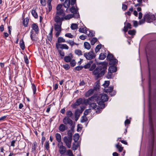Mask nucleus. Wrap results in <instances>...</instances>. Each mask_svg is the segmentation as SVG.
<instances>
[{"instance_id": "obj_1", "label": "nucleus", "mask_w": 156, "mask_h": 156, "mask_svg": "<svg viewBox=\"0 0 156 156\" xmlns=\"http://www.w3.org/2000/svg\"><path fill=\"white\" fill-rule=\"evenodd\" d=\"M98 64L101 65L98 66L92 72L96 80L104 75L108 66V63L105 62H99Z\"/></svg>"}, {"instance_id": "obj_2", "label": "nucleus", "mask_w": 156, "mask_h": 156, "mask_svg": "<svg viewBox=\"0 0 156 156\" xmlns=\"http://www.w3.org/2000/svg\"><path fill=\"white\" fill-rule=\"evenodd\" d=\"M150 130L151 133V139L149 141V147L147 156H152L153 151L154 142V127L152 125H151Z\"/></svg>"}, {"instance_id": "obj_3", "label": "nucleus", "mask_w": 156, "mask_h": 156, "mask_svg": "<svg viewBox=\"0 0 156 156\" xmlns=\"http://www.w3.org/2000/svg\"><path fill=\"white\" fill-rule=\"evenodd\" d=\"M108 97L106 94H100L97 98V102L101 109L105 107V102L108 100Z\"/></svg>"}, {"instance_id": "obj_4", "label": "nucleus", "mask_w": 156, "mask_h": 156, "mask_svg": "<svg viewBox=\"0 0 156 156\" xmlns=\"http://www.w3.org/2000/svg\"><path fill=\"white\" fill-rule=\"evenodd\" d=\"M56 9V13L54 18V20L56 23L54 24V26L55 30L57 31L55 36L57 37L58 36V4L57 5Z\"/></svg>"}, {"instance_id": "obj_5", "label": "nucleus", "mask_w": 156, "mask_h": 156, "mask_svg": "<svg viewBox=\"0 0 156 156\" xmlns=\"http://www.w3.org/2000/svg\"><path fill=\"white\" fill-rule=\"evenodd\" d=\"M96 99V98L94 96H92L88 99L84 100V103L85 105H87V104L89 105L90 108L92 109H94L96 108L97 107V105L95 103L93 102L94 100Z\"/></svg>"}, {"instance_id": "obj_6", "label": "nucleus", "mask_w": 156, "mask_h": 156, "mask_svg": "<svg viewBox=\"0 0 156 156\" xmlns=\"http://www.w3.org/2000/svg\"><path fill=\"white\" fill-rule=\"evenodd\" d=\"M144 17L146 19V21L147 23H151L156 20V17L154 15L151 14L150 13L144 15Z\"/></svg>"}, {"instance_id": "obj_7", "label": "nucleus", "mask_w": 156, "mask_h": 156, "mask_svg": "<svg viewBox=\"0 0 156 156\" xmlns=\"http://www.w3.org/2000/svg\"><path fill=\"white\" fill-rule=\"evenodd\" d=\"M79 17L80 15L79 14H76V15L70 14L65 16H64L62 17H59V23H60V21H62L64 19L66 20H69L73 17L76 18H78Z\"/></svg>"}, {"instance_id": "obj_8", "label": "nucleus", "mask_w": 156, "mask_h": 156, "mask_svg": "<svg viewBox=\"0 0 156 156\" xmlns=\"http://www.w3.org/2000/svg\"><path fill=\"white\" fill-rule=\"evenodd\" d=\"M84 56L87 59L90 60L95 57V53L93 51L88 53H86L84 54Z\"/></svg>"}, {"instance_id": "obj_9", "label": "nucleus", "mask_w": 156, "mask_h": 156, "mask_svg": "<svg viewBox=\"0 0 156 156\" xmlns=\"http://www.w3.org/2000/svg\"><path fill=\"white\" fill-rule=\"evenodd\" d=\"M84 100L85 99H84L83 101V99L82 98H79L77 99L76 102L73 105V108H76V106H79L80 104H85V103H84Z\"/></svg>"}, {"instance_id": "obj_10", "label": "nucleus", "mask_w": 156, "mask_h": 156, "mask_svg": "<svg viewBox=\"0 0 156 156\" xmlns=\"http://www.w3.org/2000/svg\"><path fill=\"white\" fill-rule=\"evenodd\" d=\"M72 140V139L68 138L67 136L64 137V141L68 148H69L71 147Z\"/></svg>"}, {"instance_id": "obj_11", "label": "nucleus", "mask_w": 156, "mask_h": 156, "mask_svg": "<svg viewBox=\"0 0 156 156\" xmlns=\"http://www.w3.org/2000/svg\"><path fill=\"white\" fill-rule=\"evenodd\" d=\"M69 10L70 12L73 13L72 14L76 15V14H79L78 12V9L76 7V9L74 6H72L69 9Z\"/></svg>"}, {"instance_id": "obj_12", "label": "nucleus", "mask_w": 156, "mask_h": 156, "mask_svg": "<svg viewBox=\"0 0 156 156\" xmlns=\"http://www.w3.org/2000/svg\"><path fill=\"white\" fill-rule=\"evenodd\" d=\"M66 151V149L65 146L61 145L59 147V152L61 154H64Z\"/></svg>"}, {"instance_id": "obj_13", "label": "nucleus", "mask_w": 156, "mask_h": 156, "mask_svg": "<svg viewBox=\"0 0 156 156\" xmlns=\"http://www.w3.org/2000/svg\"><path fill=\"white\" fill-rule=\"evenodd\" d=\"M63 122L66 124H71L73 122L72 120L68 117H65L63 120Z\"/></svg>"}, {"instance_id": "obj_14", "label": "nucleus", "mask_w": 156, "mask_h": 156, "mask_svg": "<svg viewBox=\"0 0 156 156\" xmlns=\"http://www.w3.org/2000/svg\"><path fill=\"white\" fill-rule=\"evenodd\" d=\"M72 58V55L71 53H70L69 54L68 56H65L64 57V60L65 62H69L71 61Z\"/></svg>"}, {"instance_id": "obj_15", "label": "nucleus", "mask_w": 156, "mask_h": 156, "mask_svg": "<svg viewBox=\"0 0 156 156\" xmlns=\"http://www.w3.org/2000/svg\"><path fill=\"white\" fill-rule=\"evenodd\" d=\"M32 28L35 31L36 34H37L38 33V27L36 23H34L32 24Z\"/></svg>"}, {"instance_id": "obj_16", "label": "nucleus", "mask_w": 156, "mask_h": 156, "mask_svg": "<svg viewBox=\"0 0 156 156\" xmlns=\"http://www.w3.org/2000/svg\"><path fill=\"white\" fill-rule=\"evenodd\" d=\"M62 6V5L61 4H59V17L60 16L62 15L63 17L65 16V13L64 11L62 9H60Z\"/></svg>"}, {"instance_id": "obj_17", "label": "nucleus", "mask_w": 156, "mask_h": 156, "mask_svg": "<svg viewBox=\"0 0 156 156\" xmlns=\"http://www.w3.org/2000/svg\"><path fill=\"white\" fill-rule=\"evenodd\" d=\"M70 4V0H66L63 5L65 8L68 9L69 7Z\"/></svg>"}, {"instance_id": "obj_18", "label": "nucleus", "mask_w": 156, "mask_h": 156, "mask_svg": "<svg viewBox=\"0 0 156 156\" xmlns=\"http://www.w3.org/2000/svg\"><path fill=\"white\" fill-rule=\"evenodd\" d=\"M109 61V64L111 66L115 65L118 63L117 60L115 58L111 59Z\"/></svg>"}, {"instance_id": "obj_19", "label": "nucleus", "mask_w": 156, "mask_h": 156, "mask_svg": "<svg viewBox=\"0 0 156 156\" xmlns=\"http://www.w3.org/2000/svg\"><path fill=\"white\" fill-rule=\"evenodd\" d=\"M117 70V67L115 66L114 65L111 66L108 69V71H110L112 73L116 72Z\"/></svg>"}, {"instance_id": "obj_20", "label": "nucleus", "mask_w": 156, "mask_h": 156, "mask_svg": "<svg viewBox=\"0 0 156 156\" xmlns=\"http://www.w3.org/2000/svg\"><path fill=\"white\" fill-rule=\"evenodd\" d=\"M115 147L118 149L119 151V152H122L123 149V147L122 146L121 144H120L119 143L115 145Z\"/></svg>"}, {"instance_id": "obj_21", "label": "nucleus", "mask_w": 156, "mask_h": 156, "mask_svg": "<svg viewBox=\"0 0 156 156\" xmlns=\"http://www.w3.org/2000/svg\"><path fill=\"white\" fill-rule=\"evenodd\" d=\"M53 30V26H52V27L51 29L50 32L49 33V35L48 36V40L50 41H51L52 40V32Z\"/></svg>"}, {"instance_id": "obj_22", "label": "nucleus", "mask_w": 156, "mask_h": 156, "mask_svg": "<svg viewBox=\"0 0 156 156\" xmlns=\"http://www.w3.org/2000/svg\"><path fill=\"white\" fill-rule=\"evenodd\" d=\"M100 82L99 81H97L95 83V85L94 87V89L95 90H98L100 87Z\"/></svg>"}, {"instance_id": "obj_23", "label": "nucleus", "mask_w": 156, "mask_h": 156, "mask_svg": "<svg viewBox=\"0 0 156 156\" xmlns=\"http://www.w3.org/2000/svg\"><path fill=\"white\" fill-rule=\"evenodd\" d=\"M29 21V19L28 18H26L25 19L23 20V24L24 27H27Z\"/></svg>"}, {"instance_id": "obj_24", "label": "nucleus", "mask_w": 156, "mask_h": 156, "mask_svg": "<svg viewBox=\"0 0 156 156\" xmlns=\"http://www.w3.org/2000/svg\"><path fill=\"white\" fill-rule=\"evenodd\" d=\"M113 86H110L109 87H107V89H106V88L105 89H104V90L106 92H109L110 93L111 91H113Z\"/></svg>"}, {"instance_id": "obj_25", "label": "nucleus", "mask_w": 156, "mask_h": 156, "mask_svg": "<svg viewBox=\"0 0 156 156\" xmlns=\"http://www.w3.org/2000/svg\"><path fill=\"white\" fill-rule=\"evenodd\" d=\"M106 53H101L100 54L99 59L100 60H103L106 57Z\"/></svg>"}, {"instance_id": "obj_26", "label": "nucleus", "mask_w": 156, "mask_h": 156, "mask_svg": "<svg viewBox=\"0 0 156 156\" xmlns=\"http://www.w3.org/2000/svg\"><path fill=\"white\" fill-rule=\"evenodd\" d=\"M87 28L86 27H85L83 28H80L79 30V31L80 32L84 34L87 33Z\"/></svg>"}, {"instance_id": "obj_27", "label": "nucleus", "mask_w": 156, "mask_h": 156, "mask_svg": "<svg viewBox=\"0 0 156 156\" xmlns=\"http://www.w3.org/2000/svg\"><path fill=\"white\" fill-rule=\"evenodd\" d=\"M66 126L63 124H61L59 126V130L63 132L66 130Z\"/></svg>"}, {"instance_id": "obj_28", "label": "nucleus", "mask_w": 156, "mask_h": 156, "mask_svg": "<svg viewBox=\"0 0 156 156\" xmlns=\"http://www.w3.org/2000/svg\"><path fill=\"white\" fill-rule=\"evenodd\" d=\"M31 13L33 16L35 18L37 19L38 18V15L35 10H32L31 11Z\"/></svg>"}, {"instance_id": "obj_29", "label": "nucleus", "mask_w": 156, "mask_h": 156, "mask_svg": "<svg viewBox=\"0 0 156 156\" xmlns=\"http://www.w3.org/2000/svg\"><path fill=\"white\" fill-rule=\"evenodd\" d=\"M20 46L21 49L25 48V44L23 40L22 39L20 40Z\"/></svg>"}, {"instance_id": "obj_30", "label": "nucleus", "mask_w": 156, "mask_h": 156, "mask_svg": "<svg viewBox=\"0 0 156 156\" xmlns=\"http://www.w3.org/2000/svg\"><path fill=\"white\" fill-rule=\"evenodd\" d=\"M79 138V135L78 133H76L73 136V140L75 142H76Z\"/></svg>"}, {"instance_id": "obj_31", "label": "nucleus", "mask_w": 156, "mask_h": 156, "mask_svg": "<svg viewBox=\"0 0 156 156\" xmlns=\"http://www.w3.org/2000/svg\"><path fill=\"white\" fill-rule=\"evenodd\" d=\"M49 142V141H46L44 145L45 148L48 151H50V147Z\"/></svg>"}, {"instance_id": "obj_32", "label": "nucleus", "mask_w": 156, "mask_h": 156, "mask_svg": "<svg viewBox=\"0 0 156 156\" xmlns=\"http://www.w3.org/2000/svg\"><path fill=\"white\" fill-rule=\"evenodd\" d=\"M94 90L92 89H90L88 90L86 93V95L87 97H88L93 94Z\"/></svg>"}, {"instance_id": "obj_33", "label": "nucleus", "mask_w": 156, "mask_h": 156, "mask_svg": "<svg viewBox=\"0 0 156 156\" xmlns=\"http://www.w3.org/2000/svg\"><path fill=\"white\" fill-rule=\"evenodd\" d=\"M22 144L23 145V147L21 149H19V148L17 147L16 148L14 149V151H17L18 150H19L20 151H21L23 149H24L25 147V146H26V143L24 142H23L22 143Z\"/></svg>"}, {"instance_id": "obj_34", "label": "nucleus", "mask_w": 156, "mask_h": 156, "mask_svg": "<svg viewBox=\"0 0 156 156\" xmlns=\"http://www.w3.org/2000/svg\"><path fill=\"white\" fill-rule=\"evenodd\" d=\"M136 33V31L135 30H130L128 31V34L132 36H134Z\"/></svg>"}, {"instance_id": "obj_35", "label": "nucleus", "mask_w": 156, "mask_h": 156, "mask_svg": "<svg viewBox=\"0 0 156 156\" xmlns=\"http://www.w3.org/2000/svg\"><path fill=\"white\" fill-rule=\"evenodd\" d=\"M59 48L60 49H68L69 47L66 44H59Z\"/></svg>"}, {"instance_id": "obj_36", "label": "nucleus", "mask_w": 156, "mask_h": 156, "mask_svg": "<svg viewBox=\"0 0 156 156\" xmlns=\"http://www.w3.org/2000/svg\"><path fill=\"white\" fill-rule=\"evenodd\" d=\"M71 28L72 30H74L78 28V25L75 23H72L70 27Z\"/></svg>"}, {"instance_id": "obj_37", "label": "nucleus", "mask_w": 156, "mask_h": 156, "mask_svg": "<svg viewBox=\"0 0 156 156\" xmlns=\"http://www.w3.org/2000/svg\"><path fill=\"white\" fill-rule=\"evenodd\" d=\"M37 146V143L36 142H34L32 145V151H35L36 150V147Z\"/></svg>"}, {"instance_id": "obj_38", "label": "nucleus", "mask_w": 156, "mask_h": 156, "mask_svg": "<svg viewBox=\"0 0 156 156\" xmlns=\"http://www.w3.org/2000/svg\"><path fill=\"white\" fill-rule=\"evenodd\" d=\"M90 63H88L85 65L83 67L85 69H88L91 66V63H93L92 61H90Z\"/></svg>"}, {"instance_id": "obj_39", "label": "nucleus", "mask_w": 156, "mask_h": 156, "mask_svg": "<svg viewBox=\"0 0 156 156\" xmlns=\"http://www.w3.org/2000/svg\"><path fill=\"white\" fill-rule=\"evenodd\" d=\"M114 58H113V55L109 52L107 57V60L109 61L111 59H112Z\"/></svg>"}, {"instance_id": "obj_40", "label": "nucleus", "mask_w": 156, "mask_h": 156, "mask_svg": "<svg viewBox=\"0 0 156 156\" xmlns=\"http://www.w3.org/2000/svg\"><path fill=\"white\" fill-rule=\"evenodd\" d=\"M84 45L86 49H90V45L89 43L87 42H85L84 43Z\"/></svg>"}, {"instance_id": "obj_41", "label": "nucleus", "mask_w": 156, "mask_h": 156, "mask_svg": "<svg viewBox=\"0 0 156 156\" xmlns=\"http://www.w3.org/2000/svg\"><path fill=\"white\" fill-rule=\"evenodd\" d=\"M133 10V7H131L129 9V11L127 12L126 13L129 16H130L131 14V12Z\"/></svg>"}, {"instance_id": "obj_42", "label": "nucleus", "mask_w": 156, "mask_h": 156, "mask_svg": "<svg viewBox=\"0 0 156 156\" xmlns=\"http://www.w3.org/2000/svg\"><path fill=\"white\" fill-rule=\"evenodd\" d=\"M97 39L95 37L93 38L91 41V44L92 45H93L97 42Z\"/></svg>"}, {"instance_id": "obj_43", "label": "nucleus", "mask_w": 156, "mask_h": 156, "mask_svg": "<svg viewBox=\"0 0 156 156\" xmlns=\"http://www.w3.org/2000/svg\"><path fill=\"white\" fill-rule=\"evenodd\" d=\"M32 88L33 91V94H35L36 91V87L34 83H32Z\"/></svg>"}, {"instance_id": "obj_44", "label": "nucleus", "mask_w": 156, "mask_h": 156, "mask_svg": "<svg viewBox=\"0 0 156 156\" xmlns=\"http://www.w3.org/2000/svg\"><path fill=\"white\" fill-rule=\"evenodd\" d=\"M112 73L110 71H108V73L106 77L108 79H111L112 78Z\"/></svg>"}, {"instance_id": "obj_45", "label": "nucleus", "mask_w": 156, "mask_h": 156, "mask_svg": "<svg viewBox=\"0 0 156 156\" xmlns=\"http://www.w3.org/2000/svg\"><path fill=\"white\" fill-rule=\"evenodd\" d=\"M96 67V65L95 64H93L90 67L89 70L90 71H93L94 69V70Z\"/></svg>"}, {"instance_id": "obj_46", "label": "nucleus", "mask_w": 156, "mask_h": 156, "mask_svg": "<svg viewBox=\"0 0 156 156\" xmlns=\"http://www.w3.org/2000/svg\"><path fill=\"white\" fill-rule=\"evenodd\" d=\"M90 109H86L84 112L83 114L84 115H87L88 113L91 112Z\"/></svg>"}, {"instance_id": "obj_47", "label": "nucleus", "mask_w": 156, "mask_h": 156, "mask_svg": "<svg viewBox=\"0 0 156 156\" xmlns=\"http://www.w3.org/2000/svg\"><path fill=\"white\" fill-rule=\"evenodd\" d=\"M75 53L77 55H82V51L80 49L76 50L75 51Z\"/></svg>"}, {"instance_id": "obj_48", "label": "nucleus", "mask_w": 156, "mask_h": 156, "mask_svg": "<svg viewBox=\"0 0 156 156\" xmlns=\"http://www.w3.org/2000/svg\"><path fill=\"white\" fill-rule=\"evenodd\" d=\"M109 84V81H105V83L103 84V85L104 87L106 88L107 87Z\"/></svg>"}, {"instance_id": "obj_49", "label": "nucleus", "mask_w": 156, "mask_h": 156, "mask_svg": "<svg viewBox=\"0 0 156 156\" xmlns=\"http://www.w3.org/2000/svg\"><path fill=\"white\" fill-rule=\"evenodd\" d=\"M83 68V66H78L75 67V69L77 71H80Z\"/></svg>"}, {"instance_id": "obj_50", "label": "nucleus", "mask_w": 156, "mask_h": 156, "mask_svg": "<svg viewBox=\"0 0 156 156\" xmlns=\"http://www.w3.org/2000/svg\"><path fill=\"white\" fill-rule=\"evenodd\" d=\"M76 64V62L74 60H73L70 62V65L72 67L74 66Z\"/></svg>"}, {"instance_id": "obj_51", "label": "nucleus", "mask_w": 156, "mask_h": 156, "mask_svg": "<svg viewBox=\"0 0 156 156\" xmlns=\"http://www.w3.org/2000/svg\"><path fill=\"white\" fill-rule=\"evenodd\" d=\"M68 138L72 139V133L70 130L68 131Z\"/></svg>"}, {"instance_id": "obj_52", "label": "nucleus", "mask_w": 156, "mask_h": 156, "mask_svg": "<svg viewBox=\"0 0 156 156\" xmlns=\"http://www.w3.org/2000/svg\"><path fill=\"white\" fill-rule=\"evenodd\" d=\"M66 115L68 116V117H71L73 115V114L72 113V112L70 110L67 111L66 112Z\"/></svg>"}, {"instance_id": "obj_53", "label": "nucleus", "mask_w": 156, "mask_h": 156, "mask_svg": "<svg viewBox=\"0 0 156 156\" xmlns=\"http://www.w3.org/2000/svg\"><path fill=\"white\" fill-rule=\"evenodd\" d=\"M65 36L69 38H72L73 37V36L70 33H67L65 34Z\"/></svg>"}, {"instance_id": "obj_54", "label": "nucleus", "mask_w": 156, "mask_h": 156, "mask_svg": "<svg viewBox=\"0 0 156 156\" xmlns=\"http://www.w3.org/2000/svg\"><path fill=\"white\" fill-rule=\"evenodd\" d=\"M86 116V115H84V116H83L82 117L83 119L81 120V122H84L87 120V118Z\"/></svg>"}, {"instance_id": "obj_55", "label": "nucleus", "mask_w": 156, "mask_h": 156, "mask_svg": "<svg viewBox=\"0 0 156 156\" xmlns=\"http://www.w3.org/2000/svg\"><path fill=\"white\" fill-rule=\"evenodd\" d=\"M38 51L39 52L42 53V51H43V52L44 55H46L45 54V52L46 51L47 53H48V51L47 49H38Z\"/></svg>"}, {"instance_id": "obj_56", "label": "nucleus", "mask_w": 156, "mask_h": 156, "mask_svg": "<svg viewBox=\"0 0 156 156\" xmlns=\"http://www.w3.org/2000/svg\"><path fill=\"white\" fill-rule=\"evenodd\" d=\"M94 36V33L92 31H90L89 36L90 37H92Z\"/></svg>"}, {"instance_id": "obj_57", "label": "nucleus", "mask_w": 156, "mask_h": 156, "mask_svg": "<svg viewBox=\"0 0 156 156\" xmlns=\"http://www.w3.org/2000/svg\"><path fill=\"white\" fill-rule=\"evenodd\" d=\"M63 67L66 70H69L70 68V66L68 64H65L63 65Z\"/></svg>"}, {"instance_id": "obj_58", "label": "nucleus", "mask_w": 156, "mask_h": 156, "mask_svg": "<svg viewBox=\"0 0 156 156\" xmlns=\"http://www.w3.org/2000/svg\"><path fill=\"white\" fill-rule=\"evenodd\" d=\"M80 113L76 110L75 112V115L76 118L77 117V118H78L80 116Z\"/></svg>"}, {"instance_id": "obj_59", "label": "nucleus", "mask_w": 156, "mask_h": 156, "mask_svg": "<svg viewBox=\"0 0 156 156\" xmlns=\"http://www.w3.org/2000/svg\"><path fill=\"white\" fill-rule=\"evenodd\" d=\"M67 153L70 156L72 155L73 156V154L72 152L70 150H68L67 151Z\"/></svg>"}, {"instance_id": "obj_60", "label": "nucleus", "mask_w": 156, "mask_h": 156, "mask_svg": "<svg viewBox=\"0 0 156 156\" xmlns=\"http://www.w3.org/2000/svg\"><path fill=\"white\" fill-rule=\"evenodd\" d=\"M24 60L26 64H28L29 63V60L27 56H24Z\"/></svg>"}, {"instance_id": "obj_61", "label": "nucleus", "mask_w": 156, "mask_h": 156, "mask_svg": "<svg viewBox=\"0 0 156 156\" xmlns=\"http://www.w3.org/2000/svg\"><path fill=\"white\" fill-rule=\"evenodd\" d=\"M146 20V19L144 18L143 17V19H142L141 20L139 21V23L140 24H141L144 23L145 21Z\"/></svg>"}, {"instance_id": "obj_62", "label": "nucleus", "mask_w": 156, "mask_h": 156, "mask_svg": "<svg viewBox=\"0 0 156 156\" xmlns=\"http://www.w3.org/2000/svg\"><path fill=\"white\" fill-rule=\"evenodd\" d=\"M77 148V146L75 144H73L72 146V149L74 151H75Z\"/></svg>"}, {"instance_id": "obj_63", "label": "nucleus", "mask_w": 156, "mask_h": 156, "mask_svg": "<svg viewBox=\"0 0 156 156\" xmlns=\"http://www.w3.org/2000/svg\"><path fill=\"white\" fill-rule=\"evenodd\" d=\"M122 9L123 10L125 11L126 10L127 8V6L126 5L123 4L122 5Z\"/></svg>"}, {"instance_id": "obj_64", "label": "nucleus", "mask_w": 156, "mask_h": 156, "mask_svg": "<svg viewBox=\"0 0 156 156\" xmlns=\"http://www.w3.org/2000/svg\"><path fill=\"white\" fill-rule=\"evenodd\" d=\"M126 27L129 29H131L132 28V25L131 24L129 23H127L126 24Z\"/></svg>"}]
</instances>
